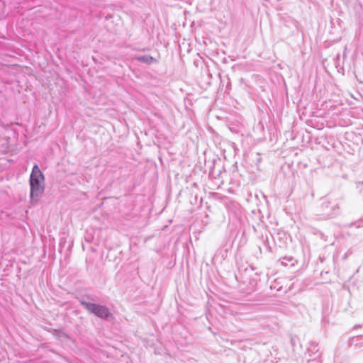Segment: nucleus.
Returning <instances> with one entry per match:
<instances>
[{
  "label": "nucleus",
  "mask_w": 363,
  "mask_h": 363,
  "mask_svg": "<svg viewBox=\"0 0 363 363\" xmlns=\"http://www.w3.org/2000/svg\"><path fill=\"white\" fill-rule=\"evenodd\" d=\"M81 305L89 313L94 314L99 318L106 319L111 315L109 309L105 306L90 303L85 301H82Z\"/></svg>",
  "instance_id": "nucleus-2"
},
{
  "label": "nucleus",
  "mask_w": 363,
  "mask_h": 363,
  "mask_svg": "<svg viewBox=\"0 0 363 363\" xmlns=\"http://www.w3.org/2000/svg\"><path fill=\"white\" fill-rule=\"evenodd\" d=\"M308 363H321L320 353L318 350L314 353L313 357H310L308 359Z\"/></svg>",
  "instance_id": "nucleus-5"
},
{
  "label": "nucleus",
  "mask_w": 363,
  "mask_h": 363,
  "mask_svg": "<svg viewBox=\"0 0 363 363\" xmlns=\"http://www.w3.org/2000/svg\"><path fill=\"white\" fill-rule=\"evenodd\" d=\"M44 175L38 164H35L30 175V200L36 203L45 190Z\"/></svg>",
  "instance_id": "nucleus-1"
},
{
  "label": "nucleus",
  "mask_w": 363,
  "mask_h": 363,
  "mask_svg": "<svg viewBox=\"0 0 363 363\" xmlns=\"http://www.w3.org/2000/svg\"><path fill=\"white\" fill-rule=\"evenodd\" d=\"M323 215L327 218H333L340 212V204L336 200H324L321 204Z\"/></svg>",
  "instance_id": "nucleus-3"
},
{
  "label": "nucleus",
  "mask_w": 363,
  "mask_h": 363,
  "mask_svg": "<svg viewBox=\"0 0 363 363\" xmlns=\"http://www.w3.org/2000/svg\"><path fill=\"white\" fill-rule=\"evenodd\" d=\"M136 60L139 62L150 65L154 62L155 59L150 55H143L136 57Z\"/></svg>",
  "instance_id": "nucleus-4"
}]
</instances>
